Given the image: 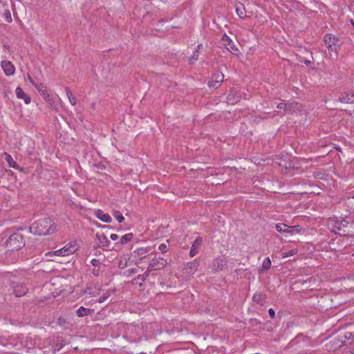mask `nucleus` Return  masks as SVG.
Segmentation results:
<instances>
[{"mask_svg": "<svg viewBox=\"0 0 354 354\" xmlns=\"http://www.w3.org/2000/svg\"><path fill=\"white\" fill-rule=\"evenodd\" d=\"M31 233L44 236L52 234L56 231V226L49 218H43L34 222L30 227Z\"/></svg>", "mask_w": 354, "mask_h": 354, "instance_id": "f257e3e1", "label": "nucleus"}, {"mask_svg": "<svg viewBox=\"0 0 354 354\" xmlns=\"http://www.w3.org/2000/svg\"><path fill=\"white\" fill-rule=\"evenodd\" d=\"M6 245L10 250H19L24 246L23 237L19 234H14L6 241Z\"/></svg>", "mask_w": 354, "mask_h": 354, "instance_id": "f03ea898", "label": "nucleus"}, {"mask_svg": "<svg viewBox=\"0 0 354 354\" xmlns=\"http://www.w3.org/2000/svg\"><path fill=\"white\" fill-rule=\"evenodd\" d=\"M348 224V222L344 219L333 218L329 220L328 227L334 233L341 234V231L346 232L344 227H346Z\"/></svg>", "mask_w": 354, "mask_h": 354, "instance_id": "7ed1b4c3", "label": "nucleus"}, {"mask_svg": "<svg viewBox=\"0 0 354 354\" xmlns=\"http://www.w3.org/2000/svg\"><path fill=\"white\" fill-rule=\"evenodd\" d=\"M324 42L330 52L337 53L339 39L332 34H327L324 36Z\"/></svg>", "mask_w": 354, "mask_h": 354, "instance_id": "20e7f679", "label": "nucleus"}, {"mask_svg": "<svg viewBox=\"0 0 354 354\" xmlns=\"http://www.w3.org/2000/svg\"><path fill=\"white\" fill-rule=\"evenodd\" d=\"M167 263V261L163 258L153 259L148 266V271L161 270L166 266Z\"/></svg>", "mask_w": 354, "mask_h": 354, "instance_id": "39448f33", "label": "nucleus"}, {"mask_svg": "<svg viewBox=\"0 0 354 354\" xmlns=\"http://www.w3.org/2000/svg\"><path fill=\"white\" fill-rule=\"evenodd\" d=\"M1 66L7 76L13 75L15 73V67L10 61H2Z\"/></svg>", "mask_w": 354, "mask_h": 354, "instance_id": "423d86ee", "label": "nucleus"}, {"mask_svg": "<svg viewBox=\"0 0 354 354\" xmlns=\"http://www.w3.org/2000/svg\"><path fill=\"white\" fill-rule=\"evenodd\" d=\"M62 248L64 252V256L67 257L75 253L78 249V245L75 242H70Z\"/></svg>", "mask_w": 354, "mask_h": 354, "instance_id": "0eeeda50", "label": "nucleus"}, {"mask_svg": "<svg viewBox=\"0 0 354 354\" xmlns=\"http://www.w3.org/2000/svg\"><path fill=\"white\" fill-rule=\"evenodd\" d=\"M45 256L48 258L50 261L59 262L58 257H64L62 248L50 251L45 254Z\"/></svg>", "mask_w": 354, "mask_h": 354, "instance_id": "6e6552de", "label": "nucleus"}, {"mask_svg": "<svg viewBox=\"0 0 354 354\" xmlns=\"http://www.w3.org/2000/svg\"><path fill=\"white\" fill-rule=\"evenodd\" d=\"M95 216L102 222L110 223L112 221L109 214L104 213L101 209H96L94 213Z\"/></svg>", "mask_w": 354, "mask_h": 354, "instance_id": "1a4fd4ad", "label": "nucleus"}, {"mask_svg": "<svg viewBox=\"0 0 354 354\" xmlns=\"http://www.w3.org/2000/svg\"><path fill=\"white\" fill-rule=\"evenodd\" d=\"M223 75L221 73H216L214 75L212 81L208 84L209 88H216L223 80Z\"/></svg>", "mask_w": 354, "mask_h": 354, "instance_id": "9d476101", "label": "nucleus"}, {"mask_svg": "<svg viewBox=\"0 0 354 354\" xmlns=\"http://www.w3.org/2000/svg\"><path fill=\"white\" fill-rule=\"evenodd\" d=\"M222 42L223 44L225 45L227 48V49L230 51H236L237 50L236 47L235 46L234 42L232 41V39L226 35H224L222 38Z\"/></svg>", "mask_w": 354, "mask_h": 354, "instance_id": "9b49d317", "label": "nucleus"}, {"mask_svg": "<svg viewBox=\"0 0 354 354\" xmlns=\"http://www.w3.org/2000/svg\"><path fill=\"white\" fill-rule=\"evenodd\" d=\"M16 95L19 99L24 100L26 104L30 102V98L24 93L21 87H17L15 90Z\"/></svg>", "mask_w": 354, "mask_h": 354, "instance_id": "f8f14e48", "label": "nucleus"}, {"mask_svg": "<svg viewBox=\"0 0 354 354\" xmlns=\"http://www.w3.org/2000/svg\"><path fill=\"white\" fill-rule=\"evenodd\" d=\"M339 101L342 103L353 104L354 93H342L339 97Z\"/></svg>", "mask_w": 354, "mask_h": 354, "instance_id": "ddd939ff", "label": "nucleus"}, {"mask_svg": "<svg viewBox=\"0 0 354 354\" xmlns=\"http://www.w3.org/2000/svg\"><path fill=\"white\" fill-rule=\"evenodd\" d=\"M201 243H202V239L201 238H197L194 241V243L192 244L191 250L189 252L190 255L192 257L195 256L198 253V250L200 248V246L201 245Z\"/></svg>", "mask_w": 354, "mask_h": 354, "instance_id": "4468645a", "label": "nucleus"}, {"mask_svg": "<svg viewBox=\"0 0 354 354\" xmlns=\"http://www.w3.org/2000/svg\"><path fill=\"white\" fill-rule=\"evenodd\" d=\"M27 292V289L26 287L19 285L16 286L14 288V294L17 297H21L24 295Z\"/></svg>", "mask_w": 354, "mask_h": 354, "instance_id": "2eb2a0df", "label": "nucleus"}, {"mask_svg": "<svg viewBox=\"0 0 354 354\" xmlns=\"http://www.w3.org/2000/svg\"><path fill=\"white\" fill-rule=\"evenodd\" d=\"M35 87L37 89V91L41 93V95L44 98H47L49 96L47 88L44 84H35Z\"/></svg>", "mask_w": 354, "mask_h": 354, "instance_id": "dca6fc26", "label": "nucleus"}, {"mask_svg": "<svg viewBox=\"0 0 354 354\" xmlns=\"http://www.w3.org/2000/svg\"><path fill=\"white\" fill-rule=\"evenodd\" d=\"M92 311H93V310H91L90 308H86L83 306H81L77 309V315L78 317H85V316L89 315V313Z\"/></svg>", "mask_w": 354, "mask_h": 354, "instance_id": "f3484780", "label": "nucleus"}, {"mask_svg": "<svg viewBox=\"0 0 354 354\" xmlns=\"http://www.w3.org/2000/svg\"><path fill=\"white\" fill-rule=\"evenodd\" d=\"M236 12L238 16L243 19L245 17V10L243 4L240 3L236 7Z\"/></svg>", "mask_w": 354, "mask_h": 354, "instance_id": "a211bd4d", "label": "nucleus"}, {"mask_svg": "<svg viewBox=\"0 0 354 354\" xmlns=\"http://www.w3.org/2000/svg\"><path fill=\"white\" fill-rule=\"evenodd\" d=\"M3 156H4L5 160L7 161V162L8 163V165L10 167L16 168V167H17L16 162L13 160V158L9 153H4L3 154Z\"/></svg>", "mask_w": 354, "mask_h": 354, "instance_id": "6ab92c4d", "label": "nucleus"}, {"mask_svg": "<svg viewBox=\"0 0 354 354\" xmlns=\"http://www.w3.org/2000/svg\"><path fill=\"white\" fill-rule=\"evenodd\" d=\"M286 234H295L300 232V229H299V226H297V225L291 226V227L286 225Z\"/></svg>", "mask_w": 354, "mask_h": 354, "instance_id": "aec40b11", "label": "nucleus"}, {"mask_svg": "<svg viewBox=\"0 0 354 354\" xmlns=\"http://www.w3.org/2000/svg\"><path fill=\"white\" fill-rule=\"evenodd\" d=\"M239 96H236V95L235 96L234 94L230 93L227 97V102L229 104H235L236 102H237L239 101Z\"/></svg>", "mask_w": 354, "mask_h": 354, "instance_id": "412c9836", "label": "nucleus"}, {"mask_svg": "<svg viewBox=\"0 0 354 354\" xmlns=\"http://www.w3.org/2000/svg\"><path fill=\"white\" fill-rule=\"evenodd\" d=\"M271 260L269 257L266 258L261 265V270H268L271 267Z\"/></svg>", "mask_w": 354, "mask_h": 354, "instance_id": "4be33fe9", "label": "nucleus"}, {"mask_svg": "<svg viewBox=\"0 0 354 354\" xmlns=\"http://www.w3.org/2000/svg\"><path fill=\"white\" fill-rule=\"evenodd\" d=\"M133 235L132 233H128L124 234V236H122L120 239L121 243L124 244L127 243L128 241H131L133 239Z\"/></svg>", "mask_w": 354, "mask_h": 354, "instance_id": "5701e85b", "label": "nucleus"}, {"mask_svg": "<svg viewBox=\"0 0 354 354\" xmlns=\"http://www.w3.org/2000/svg\"><path fill=\"white\" fill-rule=\"evenodd\" d=\"M297 250L293 249V250H290L289 252H283L281 254V257H282V259H286L287 257L295 255V254H297Z\"/></svg>", "mask_w": 354, "mask_h": 354, "instance_id": "b1692460", "label": "nucleus"}, {"mask_svg": "<svg viewBox=\"0 0 354 354\" xmlns=\"http://www.w3.org/2000/svg\"><path fill=\"white\" fill-rule=\"evenodd\" d=\"M3 18L5 21L8 23H10L12 21V16L9 10H6L3 12Z\"/></svg>", "mask_w": 354, "mask_h": 354, "instance_id": "393cba45", "label": "nucleus"}, {"mask_svg": "<svg viewBox=\"0 0 354 354\" xmlns=\"http://www.w3.org/2000/svg\"><path fill=\"white\" fill-rule=\"evenodd\" d=\"M113 216L115 218V219L119 222L122 223L124 221V218L122 215V214L119 211H115L113 212Z\"/></svg>", "mask_w": 354, "mask_h": 354, "instance_id": "a878e982", "label": "nucleus"}, {"mask_svg": "<svg viewBox=\"0 0 354 354\" xmlns=\"http://www.w3.org/2000/svg\"><path fill=\"white\" fill-rule=\"evenodd\" d=\"M286 225L279 223L276 225V230L281 233L286 234Z\"/></svg>", "mask_w": 354, "mask_h": 354, "instance_id": "bb28decb", "label": "nucleus"}, {"mask_svg": "<svg viewBox=\"0 0 354 354\" xmlns=\"http://www.w3.org/2000/svg\"><path fill=\"white\" fill-rule=\"evenodd\" d=\"M66 94H67V97L69 100L70 103L73 106L75 105L76 100H75V97L73 95L72 93L70 92L69 91H67Z\"/></svg>", "mask_w": 354, "mask_h": 354, "instance_id": "cd10ccee", "label": "nucleus"}, {"mask_svg": "<svg viewBox=\"0 0 354 354\" xmlns=\"http://www.w3.org/2000/svg\"><path fill=\"white\" fill-rule=\"evenodd\" d=\"M97 294V292L95 291L91 292L90 288H88V289H86L84 291V295H85L87 297H95V296H96Z\"/></svg>", "mask_w": 354, "mask_h": 354, "instance_id": "c85d7f7f", "label": "nucleus"}, {"mask_svg": "<svg viewBox=\"0 0 354 354\" xmlns=\"http://www.w3.org/2000/svg\"><path fill=\"white\" fill-rule=\"evenodd\" d=\"M149 251L146 248H138L136 250H135V253H136L138 255H143L146 256Z\"/></svg>", "mask_w": 354, "mask_h": 354, "instance_id": "c756f323", "label": "nucleus"}, {"mask_svg": "<svg viewBox=\"0 0 354 354\" xmlns=\"http://www.w3.org/2000/svg\"><path fill=\"white\" fill-rule=\"evenodd\" d=\"M290 105L288 104L280 103L278 104L277 108L279 109H283L284 111H289Z\"/></svg>", "mask_w": 354, "mask_h": 354, "instance_id": "7c9ffc66", "label": "nucleus"}, {"mask_svg": "<svg viewBox=\"0 0 354 354\" xmlns=\"http://www.w3.org/2000/svg\"><path fill=\"white\" fill-rule=\"evenodd\" d=\"M253 300L257 302H260L262 300V295L261 294H255L253 296Z\"/></svg>", "mask_w": 354, "mask_h": 354, "instance_id": "2f4dec72", "label": "nucleus"}, {"mask_svg": "<svg viewBox=\"0 0 354 354\" xmlns=\"http://www.w3.org/2000/svg\"><path fill=\"white\" fill-rule=\"evenodd\" d=\"M301 339H304L302 336H298L294 340L292 341V344H298Z\"/></svg>", "mask_w": 354, "mask_h": 354, "instance_id": "473e14b6", "label": "nucleus"}, {"mask_svg": "<svg viewBox=\"0 0 354 354\" xmlns=\"http://www.w3.org/2000/svg\"><path fill=\"white\" fill-rule=\"evenodd\" d=\"M158 248L160 251L165 252L167 250V245L165 243H162L159 245Z\"/></svg>", "mask_w": 354, "mask_h": 354, "instance_id": "72a5a7b5", "label": "nucleus"}, {"mask_svg": "<svg viewBox=\"0 0 354 354\" xmlns=\"http://www.w3.org/2000/svg\"><path fill=\"white\" fill-rule=\"evenodd\" d=\"M109 297V294H106V296H104V297H101L98 299L97 301L99 303H102L104 302L108 297Z\"/></svg>", "mask_w": 354, "mask_h": 354, "instance_id": "f704fd0d", "label": "nucleus"}, {"mask_svg": "<svg viewBox=\"0 0 354 354\" xmlns=\"http://www.w3.org/2000/svg\"><path fill=\"white\" fill-rule=\"evenodd\" d=\"M110 238L112 241H116L118 239V235L116 234H111Z\"/></svg>", "mask_w": 354, "mask_h": 354, "instance_id": "c9c22d12", "label": "nucleus"}, {"mask_svg": "<svg viewBox=\"0 0 354 354\" xmlns=\"http://www.w3.org/2000/svg\"><path fill=\"white\" fill-rule=\"evenodd\" d=\"M268 313H269V315L270 316L273 318L274 317V310L272 309V308H270L269 310H268Z\"/></svg>", "mask_w": 354, "mask_h": 354, "instance_id": "e433bc0d", "label": "nucleus"}, {"mask_svg": "<svg viewBox=\"0 0 354 354\" xmlns=\"http://www.w3.org/2000/svg\"><path fill=\"white\" fill-rule=\"evenodd\" d=\"M28 79L29 82H30L32 85H34V86H35V84H37L34 82L33 79H32L30 75H28Z\"/></svg>", "mask_w": 354, "mask_h": 354, "instance_id": "4c0bfd02", "label": "nucleus"}, {"mask_svg": "<svg viewBox=\"0 0 354 354\" xmlns=\"http://www.w3.org/2000/svg\"><path fill=\"white\" fill-rule=\"evenodd\" d=\"M192 59L194 61L198 59V52L194 53V55L192 57Z\"/></svg>", "mask_w": 354, "mask_h": 354, "instance_id": "58836bf2", "label": "nucleus"}]
</instances>
